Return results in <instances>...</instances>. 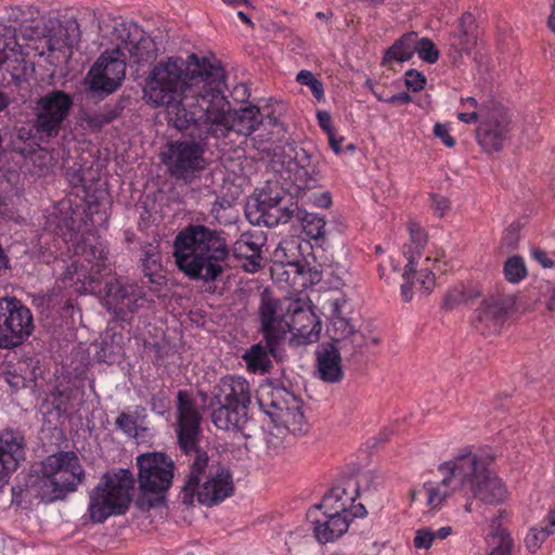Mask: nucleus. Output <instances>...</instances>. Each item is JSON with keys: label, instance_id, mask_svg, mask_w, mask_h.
<instances>
[{"label": "nucleus", "instance_id": "nucleus-1", "mask_svg": "<svg viewBox=\"0 0 555 555\" xmlns=\"http://www.w3.org/2000/svg\"><path fill=\"white\" fill-rule=\"evenodd\" d=\"M73 254L76 259L67 266L66 270L56 280V289H70L77 294H101L105 292V300L109 310L116 318L128 321L139 309L153 299L147 298L145 287L158 294L166 285L163 273L162 253L157 242L145 243L141 246L140 268L143 273L142 285L122 284L118 279L112 278L107 282L103 279L111 272L107 263V246L93 231L80 235L69 231Z\"/></svg>", "mask_w": 555, "mask_h": 555}, {"label": "nucleus", "instance_id": "nucleus-2", "mask_svg": "<svg viewBox=\"0 0 555 555\" xmlns=\"http://www.w3.org/2000/svg\"><path fill=\"white\" fill-rule=\"evenodd\" d=\"M190 60L192 69L180 59L159 62L150 72L143 89L146 102L154 107H166L168 122L180 131L194 129L198 111L204 107L202 103L212 87L214 74L221 68L195 54Z\"/></svg>", "mask_w": 555, "mask_h": 555}, {"label": "nucleus", "instance_id": "nucleus-3", "mask_svg": "<svg viewBox=\"0 0 555 555\" xmlns=\"http://www.w3.org/2000/svg\"><path fill=\"white\" fill-rule=\"evenodd\" d=\"M212 87L208 90V98L204 100L203 109L198 111L197 122L194 130L202 140H221L235 133L243 137L250 135L259 126L276 127L279 119L272 114H262L256 105H247L238 111H232L231 103L224 95V70H216Z\"/></svg>", "mask_w": 555, "mask_h": 555}, {"label": "nucleus", "instance_id": "nucleus-4", "mask_svg": "<svg viewBox=\"0 0 555 555\" xmlns=\"http://www.w3.org/2000/svg\"><path fill=\"white\" fill-rule=\"evenodd\" d=\"M230 250L216 230L191 224L173 240V257L178 269L190 280L216 282L229 267Z\"/></svg>", "mask_w": 555, "mask_h": 555}, {"label": "nucleus", "instance_id": "nucleus-5", "mask_svg": "<svg viewBox=\"0 0 555 555\" xmlns=\"http://www.w3.org/2000/svg\"><path fill=\"white\" fill-rule=\"evenodd\" d=\"M359 486L352 480L332 487L320 504L308 512L313 535L321 544L333 543L343 537L354 518H363L366 509L354 503Z\"/></svg>", "mask_w": 555, "mask_h": 555}, {"label": "nucleus", "instance_id": "nucleus-6", "mask_svg": "<svg viewBox=\"0 0 555 555\" xmlns=\"http://www.w3.org/2000/svg\"><path fill=\"white\" fill-rule=\"evenodd\" d=\"M258 314L261 333L271 352H274L287 331H297L308 341L318 339L320 322L312 312L302 309L298 302L274 299L264 291L260 297Z\"/></svg>", "mask_w": 555, "mask_h": 555}, {"label": "nucleus", "instance_id": "nucleus-7", "mask_svg": "<svg viewBox=\"0 0 555 555\" xmlns=\"http://www.w3.org/2000/svg\"><path fill=\"white\" fill-rule=\"evenodd\" d=\"M284 202L279 189L263 188L247 203L246 217L250 223L269 228L297 220L308 237L319 240L324 236L326 222L323 217L301 209L297 203L286 205Z\"/></svg>", "mask_w": 555, "mask_h": 555}, {"label": "nucleus", "instance_id": "nucleus-8", "mask_svg": "<svg viewBox=\"0 0 555 555\" xmlns=\"http://www.w3.org/2000/svg\"><path fill=\"white\" fill-rule=\"evenodd\" d=\"M191 461L182 488L184 503H192L196 498L198 503L214 506L233 494V477L228 467L210 461L206 452H196Z\"/></svg>", "mask_w": 555, "mask_h": 555}, {"label": "nucleus", "instance_id": "nucleus-9", "mask_svg": "<svg viewBox=\"0 0 555 555\" xmlns=\"http://www.w3.org/2000/svg\"><path fill=\"white\" fill-rule=\"evenodd\" d=\"M410 238L403 245V255L408 260L402 278L404 280L401 285L402 300L409 302L413 298V287H417L424 293L430 292L435 285H440L448 281L449 262L440 257V254L431 259L426 257L425 262L433 261V267L421 268L416 270L417 259L423 255V250L427 244V234L421 224L410 222L408 225Z\"/></svg>", "mask_w": 555, "mask_h": 555}, {"label": "nucleus", "instance_id": "nucleus-10", "mask_svg": "<svg viewBox=\"0 0 555 555\" xmlns=\"http://www.w3.org/2000/svg\"><path fill=\"white\" fill-rule=\"evenodd\" d=\"M134 477L129 469L106 473L89 492L85 517L92 524H103L112 516L125 515L132 501Z\"/></svg>", "mask_w": 555, "mask_h": 555}, {"label": "nucleus", "instance_id": "nucleus-11", "mask_svg": "<svg viewBox=\"0 0 555 555\" xmlns=\"http://www.w3.org/2000/svg\"><path fill=\"white\" fill-rule=\"evenodd\" d=\"M453 479H459L462 487L468 486L474 496L488 504L502 503L508 496L503 481L488 472L470 451L453 460Z\"/></svg>", "mask_w": 555, "mask_h": 555}, {"label": "nucleus", "instance_id": "nucleus-12", "mask_svg": "<svg viewBox=\"0 0 555 555\" xmlns=\"http://www.w3.org/2000/svg\"><path fill=\"white\" fill-rule=\"evenodd\" d=\"M259 408L276 426H283L293 434L304 430L305 415L301 401L284 387L272 384L261 385L256 395Z\"/></svg>", "mask_w": 555, "mask_h": 555}, {"label": "nucleus", "instance_id": "nucleus-13", "mask_svg": "<svg viewBox=\"0 0 555 555\" xmlns=\"http://www.w3.org/2000/svg\"><path fill=\"white\" fill-rule=\"evenodd\" d=\"M205 146L193 139L169 141L162 154V162L171 177L177 180H191L206 168Z\"/></svg>", "mask_w": 555, "mask_h": 555}, {"label": "nucleus", "instance_id": "nucleus-14", "mask_svg": "<svg viewBox=\"0 0 555 555\" xmlns=\"http://www.w3.org/2000/svg\"><path fill=\"white\" fill-rule=\"evenodd\" d=\"M35 330L31 310L15 297L0 298V348L23 345Z\"/></svg>", "mask_w": 555, "mask_h": 555}, {"label": "nucleus", "instance_id": "nucleus-15", "mask_svg": "<svg viewBox=\"0 0 555 555\" xmlns=\"http://www.w3.org/2000/svg\"><path fill=\"white\" fill-rule=\"evenodd\" d=\"M73 105V96L63 90L53 89L40 96L36 102L34 121L39 139L49 140L57 137Z\"/></svg>", "mask_w": 555, "mask_h": 555}, {"label": "nucleus", "instance_id": "nucleus-16", "mask_svg": "<svg viewBox=\"0 0 555 555\" xmlns=\"http://www.w3.org/2000/svg\"><path fill=\"white\" fill-rule=\"evenodd\" d=\"M42 474L52 487L55 499L74 492L85 478L80 460L73 451H60L49 455L42 463Z\"/></svg>", "mask_w": 555, "mask_h": 555}, {"label": "nucleus", "instance_id": "nucleus-17", "mask_svg": "<svg viewBox=\"0 0 555 555\" xmlns=\"http://www.w3.org/2000/svg\"><path fill=\"white\" fill-rule=\"evenodd\" d=\"M138 481L145 493L163 494L172 483L175 463L162 452H147L137 456Z\"/></svg>", "mask_w": 555, "mask_h": 555}, {"label": "nucleus", "instance_id": "nucleus-18", "mask_svg": "<svg viewBox=\"0 0 555 555\" xmlns=\"http://www.w3.org/2000/svg\"><path fill=\"white\" fill-rule=\"evenodd\" d=\"M324 309L330 321L326 332L333 343L350 340L351 344L360 346L363 341L362 334L357 330L356 324L348 317L351 307L345 295L339 294L326 300Z\"/></svg>", "mask_w": 555, "mask_h": 555}, {"label": "nucleus", "instance_id": "nucleus-19", "mask_svg": "<svg viewBox=\"0 0 555 555\" xmlns=\"http://www.w3.org/2000/svg\"><path fill=\"white\" fill-rule=\"evenodd\" d=\"M202 416L195 402L183 391L178 393V443L181 450L192 459L196 452H203L197 448L201 434Z\"/></svg>", "mask_w": 555, "mask_h": 555}, {"label": "nucleus", "instance_id": "nucleus-20", "mask_svg": "<svg viewBox=\"0 0 555 555\" xmlns=\"http://www.w3.org/2000/svg\"><path fill=\"white\" fill-rule=\"evenodd\" d=\"M126 62L120 59L119 49L104 52L89 70L90 87L107 94L116 91L125 79Z\"/></svg>", "mask_w": 555, "mask_h": 555}, {"label": "nucleus", "instance_id": "nucleus-21", "mask_svg": "<svg viewBox=\"0 0 555 555\" xmlns=\"http://www.w3.org/2000/svg\"><path fill=\"white\" fill-rule=\"evenodd\" d=\"M511 119L501 106H493L481 115L477 130V140L483 151L499 152L509 137Z\"/></svg>", "mask_w": 555, "mask_h": 555}, {"label": "nucleus", "instance_id": "nucleus-22", "mask_svg": "<svg viewBox=\"0 0 555 555\" xmlns=\"http://www.w3.org/2000/svg\"><path fill=\"white\" fill-rule=\"evenodd\" d=\"M514 304V298L508 295L486 298L476 310L474 327L483 336L499 334Z\"/></svg>", "mask_w": 555, "mask_h": 555}, {"label": "nucleus", "instance_id": "nucleus-23", "mask_svg": "<svg viewBox=\"0 0 555 555\" xmlns=\"http://www.w3.org/2000/svg\"><path fill=\"white\" fill-rule=\"evenodd\" d=\"M117 30L121 40L118 49L127 51L133 63H149L157 57L156 43L138 24L124 22Z\"/></svg>", "mask_w": 555, "mask_h": 555}, {"label": "nucleus", "instance_id": "nucleus-24", "mask_svg": "<svg viewBox=\"0 0 555 555\" xmlns=\"http://www.w3.org/2000/svg\"><path fill=\"white\" fill-rule=\"evenodd\" d=\"M25 460V438L13 429L0 433V481H4Z\"/></svg>", "mask_w": 555, "mask_h": 555}, {"label": "nucleus", "instance_id": "nucleus-25", "mask_svg": "<svg viewBox=\"0 0 555 555\" xmlns=\"http://www.w3.org/2000/svg\"><path fill=\"white\" fill-rule=\"evenodd\" d=\"M215 403L230 404L248 410L251 401L249 383L235 375H228L219 382L214 391Z\"/></svg>", "mask_w": 555, "mask_h": 555}, {"label": "nucleus", "instance_id": "nucleus-26", "mask_svg": "<svg viewBox=\"0 0 555 555\" xmlns=\"http://www.w3.org/2000/svg\"><path fill=\"white\" fill-rule=\"evenodd\" d=\"M317 373L325 383H339L344 378L341 357L334 343L322 344L317 350Z\"/></svg>", "mask_w": 555, "mask_h": 555}, {"label": "nucleus", "instance_id": "nucleus-27", "mask_svg": "<svg viewBox=\"0 0 555 555\" xmlns=\"http://www.w3.org/2000/svg\"><path fill=\"white\" fill-rule=\"evenodd\" d=\"M439 470L443 474L440 482L427 481L421 489L411 491V501L415 502L424 492L426 495V504L430 509H438L450 494L449 481L451 480V465L444 462L439 466Z\"/></svg>", "mask_w": 555, "mask_h": 555}, {"label": "nucleus", "instance_id": "nucleus-28", "mask_svg": "<svg viewBox=\"0 0 555 555\" xmlns=\"http://www.w3.org/2000/svg\"><path fill=\"white\" fill-rule=\"evenodd\" d=\"M211 422L218 429L243 431L248 422L247 411L241 406L210 402Z\"/></svg>", "mask_w": 555, "mask_h": 555}, {"label": "nucleus", "instance_id": "nucleus-29", "mask_svg": "<svg viewBox=\"0 0 555 555\" xmlns=\"http://www.w3.org/2000/svg\"><path fill=\"white\" fill-rule=\"evenodd\" d=\"M0 69L9 74L12 81L20 82L27 80V77L34 72V65L26 60L22 52L4 46L0 49Z\"/></svg>", "mask_w": 555, "mask_h": 555}, {"label": "nucleus", "instance_id": "nucleus-30", "mask_svg": "<svg viewBox=\"0 0 555 555\" xmlns=\"http://www.w3.org/2000/svg\"><path fill=\"white\" fill-rule=\"evenodd\" d=\"M417 49V34L414 31L403 34L384 53L382 65L389 68L393 63L409 61Z\"/></svg>", "mask_w": 555, "mask_h": 555}, {"label": "nucleus", "instance_id": "nucleus-31", "mask_svg": "<svg viewBox=\"0 0 555 555\" xmlns=\"http://www.w3.org/2000/svg\"><path fill=\"white\" fill-rule=\"evenodd\" d=\"M282 275H285V281L289 285L302 288L318 284L322 280V272L315 267H310L306 259L300 263H292L291 270H284Z\"/></svg>", "mask_w": 555, "mask_h": 555}, {"label": "nucleus", "instance_id": "nucleus-32", "mask_svg": "<svg viewBox=\"0 0 555 555\" xmlns=\"http://www.w3.org/2000/svg\"><path fill=\"white\" fill-rule=\"evenodd\" d=\"M269 353H272L269 347L261 344H255L243 354L247 370L251 373H267L271 366Z\"/></svg>", "mask_w": 555, "mask_h": 555}, {"label": "nucleus", "instance_id": "nucleus-33", "mask_svg": "<svg viewBox=\"0 0 555 555\" xmlns=\"http://www.w3.org/2000/svg\"><path fill=\"white\" fill-rule=\"evenodd\" d=\"M273 256L275 262H280L285 270H291L292 263H300L304 260L300 253V243L295 238L280 242Z\"/></svg>", "mask_w": 555, "mask_h": 555}, {"label": "nucleus", "instance_id": "nucleus-34", "mask_svg": "<svg viewBox=\"0 0 555 555\" xmlns=\"http://www.w3.org/2000/svg\"><path fill=\"white\" fill-rule=\"evenodd\" d=\"M459 49L461 53L469 54L476 44L475 17L470 13H464L459 20Z\"/></svg>", "mask_w": 555, "mask_h": 555}, {"label": "nucleus", "instance_id": "nucleus-35", "mask_svg": "<svg viewBox=\"0 0 555 555\" xmlns=\"http://www.w3.org/2000/svg\"><path fill=\"white\" fill-rule=\"evenodd\" d=\"M263 242L264 237L262 233H243L234 243V255L237 258L258 257V255H261Z\"/></svg>", "mask_w": 555, "mask_h": 555}, {"label": "nucleus", "instance_id": "nucleus-36", "mask_svg": "<svg viewBox=\"0 0 555 555\" xmlns=\"http://www.w3.org/2000/svg\"><path fill=\"white\" fill-rule=\"evenodd\" d=\"M295 164L300 186L312 188L317 182V166L312 162L311 156L308 155L305 150H301L296 153Z\"/></svg>", "mask_w": 555, "mask_h": 555}, {"label": "nucleus", "instance_id": "nucleus-37", "mask_svg": "<svg viewBox=\"0 0 555 555\" xmlns=\"http://www.w3.org/2000/svg\"><path fill=\"white\" fill-rule=\"evenodd\" d=\"M489 555H509L512 541L506 531L500 527L493 528L488 535Z\"/></svg>", "mask_w": 555, "mask_h": 555}, {"label": "nucleus", "instance_id": "nucleus-38", "mask_svg": "<svg viewBox=\"0 0 555 555\" xmlns=\"http://www.w3.org/2000/svg\"><path fill=\"white\" fill-rule=\"evenodd\" d=\"M504 276L513 284L526 279L528 271L524 259L520 256L509 257L504 263Z\"/></svg>", "mask_w": 555, "mask_h": 555}, {"label": "nucleus", "instance_id": "nucleus-39", "mask_svg": "<svg viewBox=\"0 0 555 555\" xmlns=\"http://www.w3.org/2000/svg\"><path fill=\"white\" fill-rule=\"evenodd\" d=\"M121 113L119 106H106L102 111L88 116L87 122L92 128H101L115 120Z\"/></svg>", "mask_w": 555, "mask_h": 555}, {"label": "nucleus", "instance_id": "nucleus-40", "mask_svg": "<svg viewBox=\"0 0 555 555\" xmlns=\"http://www.w3.org/2000/svg\"><path fill=\"white\" fill-rule=\"evenodd\" d=\"M296 81L302 86L309 87L313 96L318 101H322L324 99L323 83L317 79L310 70H300L296 76Z\"/></svg>", "mask_w": 555, "mask_h": 555}, {"label": "nucleus", "instance_id": "nucleus-41", "mask_svg": "<svg viewBox=\"0 0 555 555\" xmlns=\"http://www.w3.org/2000/svg\"><path fill=\"white\" fill-rule=\"evenodd\" d=\"M115 426L129 438L138 437V417L128 412H121L116 418Z\"/></svg>", "mask_w": 555, "mask_h": 555}, {"label": "nucleus", "instance_id": "nucleus-42", "mask_svg": "<svg viewBox=\"0 0 555 555\" xmlns=\"http://www.w3.org/2000/svg\"><path fill=\"white\" fill-rule=\"evenodd\" d=\"M552 532H553V530H551L548 528V526L540 527V528L535 527V528L530 529L529 533L527 534V537L525 539L526 546L531 552H535L538 548L541 547L543 542L546 540V538Z\"/></svg>", "mask_w": 555, "mask_h": 555}, {"label": "nucleus", "instance_id": "nucleus-43", "mask_svg": "<svg viewBox=\"0 0 555 555\" xmlns=\"http://www.w3.org/2000/svg\"><path fill=\"white\" fill-rule=\"evenodd\" d=\"M418 57L429 64L436 63L439 57V52L434 42L427 38L417 37L416 52Z\"/></svg>", "mask_w": 555, "mask_h": 555}, {"label": "nucleus", "instance_id": "nucleus-44", "mask_svg": "<svg viewBox=\"0 0 555 555\" xmlns=\"http://www.w3.org/2000/svg\"><path fill=\"white\" fill-rule=\"evenodd\" d=\"M404 83L408 89L412 90L413 92H418L424 89L426 85V78L422 73L415 69H409L405 73Z\"/></svg>", "mask_w": 555, "mask_h": 555}, {"label": "nucleus", "instance_id": "nucleus-45", "mask_svg": "<svg viewBox=\"0 0 555 555\" xmlns=\"http://www.w3.org/2000/svg\"><path fill=\"white\" fill-rule=\"evenodd\" d=\"M413 542L416 548L428 550L435 542L433 530L426 528L418 529Z\"/></svg>", "mask_w": 555, "mask_h": 555}, {"label": "nucleus", "instance_id": "nucleus-46", "mask_svg": "<svg viewBox=\"0 0 555 555\" xmlns=\"http://www.w3.org/2000/svg\"><path fill=\"white\" fill-rule=\"evenodd\" d=\"M169 408V399L164 391L154 393L151 398V410L159 415H164Z\"/></svg>", "mask_w": 555, "mask_h": 555}, {"label": "nucleus", "instance_id": "nucleus-47", "mask_svg": "<svg viewBox=\"0 0 555 555\" xmlns=\"http://www.w3.org/2000/svg\"><path fill=\"white\" fill-rule=\"evenodd\" d=\"M430 199L434 214L438 217H443L450 208L449 198L439 194H431Z\"/></svg>", "mask_w": 555, "mask_h": 555}, {"label": "nucleus", "instance_id": "nucleus-48", "mask_svg": "<svg viewBox=\"0 0 555 555\" xmlns=\"http://www.w3.org/2000/svg\"><path fill=\"white\" fill-rule=\"evenodd\" d=\"M530 255L543 268L550 269L554 267V261L548 257L547 253L540 247H532Z\"/></svg>", "mask_w": 555, "mask_h": 555}, {"label": "nucleus", "instance_id": "nucleus-49", "mask_svg": "<svg viewBox=\"0 0 555 555\" xmlns=\"http://www.w3.org/2000/svg\"><path fill=\"white\" fill-rule=\"evenodd\" d=\"M317 119L319 127L325 134H331V132L335 131L333 127L332 116L326 111H318Z\"/></svg>", "mask_w": 555, "mask_h": 555}, {"label": "nucleus", "instance_id": "nucleus-50", "mask_svg": "<svg viewBox=\"0 0 555 555\" xmlns=\"http://www.w3.org/2000/svg\"><path fill=\"white\" fill-rule=\"evenodd\" d=\"M310 199L313 203V205L320 208H327L332 204V197L327 192L313 193Z\"/></svg>", "mask_w": 555, "mask_h": 555}, {"label": "nucleus", "instance_id": "nucleus-51", "mask_svg": "<svg viewBox=\"0 0 555 555\" xmlns=\"http://www.w3.org/2000/svg\"><path fill=\"white\" fill-rule=\"evenodd\" d=\"M434 133L436 137L440 138L447 146L451 147V135L449 134V129L446 124L437 122L434 127Z\"/></svg>", "mask_w": 555, "mask_h": 555}, {"label": "nucleus", "instance_id": "nucleus-52", "mask_svg": "<svg viewBox=\"0 0 555 555\" xmlns=\"http://www.w3.org/2000/svg\"><path fill=\"white\" fill-rule=\"evenodd\" d=\"M385 102L392 105H404L412 102V96L408 92H399L389 98H386Z\"/></svg>", "mask_w": 555, "mask_h": 555}, {"label": "nucleus", "instance_id": "nucleus-53", "mask_svg": "<svg viewBox=\"0 0 555 555\" xmlns=\"http://www.w3.org/2000/svg\"><path fill=\"white\" fill-rule=\"evenodd\" d=\"M244 259L246 260L243 264L245 271L254 273L261 268V255H258V257H246Z\"/></svg>", "mask_w": 555, "mask_h": 555}, {"label": "nucleus", "instance_id": "nucleus-54", "mask_svg": "<svg viewBox=\"0 0 555 555\" xmlns=\"http://www.w3.org/2000/svg\"><path fill=\"white\" fill-rule=\"evenodd\" d=\"M326 135L328 138V143H330L331 149L333 150V152L336 155H339L343 152L340 144L345 140L344 137L337 138L335 134V131H333V132H331V134H326Z\"/></svg>", "mask_w": 555, "mask_h": 555}, {"label": "nucleus", "instance_id": "nucleus-55", "mask_svg": "<svg viewBox=\"0 0 555 555\" xmlns=\"http://www.w3.org/2000/svg\"><path fill=\"white\" fill-rule=\"evenodd\" d=\"M477 111H470V112H460L457 114L459 120L465 122V124H472L477 120Z\"/></svg>", "mask_w": 555, "mask_h": 555}, {"label": "nucleus", "instance_id": "nucleus-56", "mask_svg": "<svg viewBox=\"0 0 555 555\" xmlns=\"http://www.w3.org/2000/svg\"><path fill=\"white\" fill-rule=\"evenodd\" d=\"M433 532L435 540H444L451 534V527H442Z\"/></svg>", "mask_w": 555, "mask_h": 555}, {"label": "nucleus", "instance_id": "nucleus-57", "mask_svg": "<svg viewBox=\"0 0 555 555\" xmlns=\"http://www.w3.org/2000/svg\"><path fill=\"white\" fill-rule=\"evenodd\" d=\"M461 105L463 106L464 109H466V112L477 109V102L474 98H467L465 100H462Z\"/></svg>", "mask_w": 555, "mask_h": 555}, {"label": "nucleus", "instance_id": "nucleus-58", "mask_svg": "<svg viewBox=\"0 0 555 555\" xmlns=\"http://www.w3.org/2000/svg\"><path fill=\"white\" fill-rule=\"evenodd\" d=\"M547 26L553 33H555V0H552L551 3V13L547 18Z\"/></svg>", "mask_w": 555, "mask_h": 555}, {"label": "nucleus", "instance_id": "nucleus-59", "mask_svg": "<svg viewBox=\"0 0 555 555\" xmlns=\"http://www.w3.org/2000/svg\"><path fill=\"white\" fill-rule=\"evenodd\" d=\"M9 266V258L8 256L5 255L2 246L0 245V272L2 270H5Z\"/></svg>", "mask_w": 555, "mask_h": 555}, {"label": "nucleus", "instance_id": "nucleus-60", "mask_svg": "<svg viewBox=\"0 0 555 555\" xmlns=\"http://www.w3.org/2000/svg\"><path fill=\"white\" fill-rule=\"evenodd\" d=\"M78 41V35H67L64 39V46L73 47Z\"/></svg>", "mask_w": 555, "mask_h": 555}, {"label": "nucleus", "instance_id": "nucleus-61", "mask_svg": "<svg viewBox=\"0 0 555 555\" xmlns=\"http://www.w3.org/2000/svg\"><path fill=\"white\" fill-rule=\"evenodd\" d=\"M237 16L238 18L246 25L253 27L254 24L251 22V20L249 18V16L247 14H245L243 11H238L237 12Z\"/></svg>", "mask_w": 555, "mask_h": 555}, {"label": "nucleus", "instance_id": "nucleus-62", "mask_svg": "<svg viewBox=\"0 0 555 555\" xmlns=\"http://www.w3.org/2000/svg\"><path fill=\"white\" fill-rule=\"evenodd\" d=\"M547 309L551 311L555 310V286L552 288L551 297L547 302Z\"/></svg>", "mask_w": 555, "mask_h": 555}, {"label": "nucleus", "instance_id": "nucleus-63", "mask_svg": "<svg viewBox=\"0 0 555 555\" xmlns=\"http://www.w3.org/2000/svg\"><path fill=\"white\" fill-rule=\"evenodd\" d=\"M9 105L8 96L0 91V112H2Z\"/></svg>", "mask_w": 555, "mask_h": 555}, {"label": "nucleus", "instance_id": "nucleus-64", "mask_svg": "<svg viewBox=\"0 0 555 555\" xmlns=\"http://www.w3.org/2000/svg\"><path fill=\"white\" fill-rule=\"evenodd\" d=\"M224 3L232 5V7H238L242 4H248V0H222Z\"/></svg>", "mask_w": 555, "mask_h": 555}]
</instances>
